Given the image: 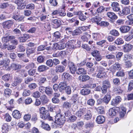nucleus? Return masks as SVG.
I'll return each mask as SVG.
<instances>
[{"label": "nucleus", "instance_id": "nucleus-1", "mask_svg": "<svg viewBox=\"0 0 133 133\" xmlns=\"http://www.w3.org/2000/svg\"><path fill=\"white\" fill-rule=\"evenodd\" d=\"M40 117L43 119H48L49 121H53L52 117L50 116L49 111L45 110V108L42 107L40 108Z\"/></svg>", "mask_w": 133, "mask_h": 133}, {"label": "nucleus", "instance_id": "nucleus-2", "mask_svg": "<svg viewBox=\"0 0 133 133\" xmlns=\"http://www.w3.org/2000/svg\"><path fill=\"white\" fill-rule=\"evenodd\" d=\"M55 119L56 123L59 126L63 125L66 121L65 116L61 114L60 113L56 115Z\"/></svg>", "mask_w": 133, "mask_h": 133}, {"label": "nucleus", "instance_id": "nucleus-3", "mask_svg": "<svg viewBox=\"0 0 133 133\" xmlns=\"http://www.w3.org/2000/svg\"><path fill=\"white\" fill-rule=\"evenodd\" d=\"M98 73L96 77L98 78H102L105 77L106 73L105 72V69L103 67H99L97 70Z\"/></svg>", "mask_w": 133, "mask_h": 133}, {"label": "nucleus", "instance_id": "nucleus-4", "mask_svg": "<svg viewBox=\"0 0 133 133\" xmlns=\"http://www.w3.org/2000/svg\"><path fill=\"white\" fill-rule=\"evenodd\" d=\"M51 24L53 28L57 29L60 27L62 25V23L61 20L58 19H52L51 20Z\"/></svg>", "mask_w": 133, "mask_h": 133}, {"label": "nucleus", "instance_id": "nucleus-5", "mask_svg": "<svg viewBox=\"0 0 133 133\" xmlns=\"http://www.w3.org/2000/svg\"><path fill=\"white\" fill-rule=\"evenodd\" d=\"M15 36H9L8 34H5L4 35L2 38V42L4 43H9L8 42L10 40L15 39Z\"/></svg>", "mask_w": 133, "mask_h": 133}, {"label": "nucleus", "instance_id": "nucleus-6", "mask_svg": "<svg viewBox=\"0 0 133 133\" xmlns=\"http://www.w3.org/2000/svg\"><path fill=\"white\" fill-rule=\"evenodd\" d=\"M119 108L115 107L110 109L109 110L108 114L110 116H115L119 112Z\"/></svg>", "mask_w": 133, "mask_h": 133}, {"label": "nucleus", "instance_id": "nucleus-7", "mask_svg": "<svg viewBox=\"0 0 133 133\" xmlns=\"http://www.w3.org/2000/svg\"><path fill=\"white\" fill-rule=\"evenodd\" d=\"M87 109L83 108H80L75 113V115L79 118H81L82 116L86 113Z\"/></svg>", "mask_w": 133, "mask_h": 133}, {"label": "nucleus", "instance_id": "nucleus-8", "mask_svg": "<svg viewBox=\"0 0 133 133\" xmlns=\"http://www.w3.org/2000/svg\"><path fill=\"white\" fill-rule=\"evenodd\" d=\"M59 90V91L63 93L67 86V84L65 81H63L60 82L58 85Z\"/></svg>", "mask_w": 133, "mask_h": 133}, {"label": "nucleus", "instance_id": "nucleus-9", "mask_svg": "<svg viewBox=\"0 0 133 133\" xmlns=\"http://www.w3.org/2000/svg\"><path fill=\"white\" fill-rule=\"evenodd\" d=\"M23 79L20 77L15 76L14 77V81L12 83V85L13 87L17 86L21 83Z\"/></svg>", "mask_w": 133, "mask_h": 133}, {"label": "nucleus", "instance_id": "nucleus-10", "mask_svg": "<svg viewBox=\"0 0 133 133\" xmlns=\"http://www.w3.org/2000/svg\"><path fill=\"white\" fill-rule=\"evenodd\" d=\"M24 16L19 14H15L12 17L13 19L18 22H23L24 21Z\"/></svg>", "mask_w": 133, "mask_h": 133}, {"label": "nucleus", "instance_id": "nucleus-11", "mask_svg": "<svg viewBox=\"0 0 133 133\" xmlns=\"http://www.w3.org/2000/svg\"><path fill=\"white\" fill-rule=\"evenodd\" d=\"M68 47L69 49H73L77 48L76 46V40H71L67 43Z\"/></svg>", "mask_w": 133, "mask_h": 133}, {"label": "nucleus", "instance_id": "nucleus-12", "mask_svg": "<svg viewBox=\"0 0 133 133\" xmlns=\"http://www.w3.org/2000/svg\"><path fill=\"white\" fill-rule=\"evenodd\" d=\"M68 67L69 69L70 72L71 73L73 74H75L76 72V71L77 68L73 63L71 62L70 65H69Z\"/></svg>", "mask_w": 133, "mask_h": 133}, {"label": "nucleus", "instance_id": "nucleus-13", "mask_svg": "<svg viewBox=\"0 0 133 133\" xmlns=\"http://www.w3.org/2000/svg\"><path fill=\"white\" fill-rule=\"evenodd\" d=\"M121 97L119 96H117L113 99L111 101V104L113 106H116L121 101Z\"/></svg>", "mask_w": 133, "mask_h": 133}, {"label": "nucleus", "instance_id": "nucleus-14", "mask_svg": "<svg viewBox=\"0 0 133 133\" xmlns=\"http://www.w3.org/2000/svg\"><path fill=\"white\" fill-rule=\"evenodd\" d=\"M90 78V76L88 75L84 74L79 76L78 77V79L80 81L84 82L89 80Z\"/></svg>", "mask_w": 133, "mask_h": 133}, {"label": "nucleus", "instance_id": "nucleus-15", "mask_svg": "<svg viewBox=\"0 0 133 133\" xmlns=\"http://www.w3.org/2000/svg\"><path fill=\"white\" fill-rule=\"evenodd\" d=\"M41 104L43 105L47 104L49 101V100L45 95L41 96L40 98Z\"/></svg>", "mask_w": 133, "mask_h": 133}, {"label": "nucleus", "instance_id": "nucleus-16", "mask_svg": "<svg viewBox=\"0 0 133 133\" xmlns=\"http://www.w3.org/2000/svg\"><path fill=\"white\" fill-rule=\"evenodd\" d=\"M111 6L112 9L114 11H118L120 10L119 4L117 2H112Z\"/></svg>", "mask_w": 133, "mask_h": 133}, {"label": "nucleus", "instance_id": "nucleus-17", "mask_svg": "<svg viewBox=\"0 0 133 133\" xmlns=\"http://www.w3.org/2000/svg\"><path fill=\"white\" fill-rule=\"evenodd\" d=\"M51 47L50 46L47 47L46 45H40L38 47L37 51H42L45 50L47 51H49L51 50Z\"/></svg>", "mask_w": 133, "mask_h": 133}, {"label": "nucleus", "instance_id": "nucleus-18", "mask_svg": "<svg viewBox=\"0 0 133 133\" xmlns=\"http://www.w3.org/2000/svg\"><path fill=\"white\" fill-rule=\"evenodd\" d=\"M111 98V96L109 93H107L103 98V102L106 104H108Z\"/></svg>", "mask_w": 133, "mask_h": 133}, {"label": "nucleus", "instance_id": "nucleus-19", "mask_svg": "<svg viewBox=\"0 0 133 133\" xmlns=\"http://www.w3.org/2000/svg\"><path fill=\"white\" fill-rule=\"evenodd\" d=\"M105 118L104 116L101 115L98 116L96 119V122L98 124L103 123L105 121Z\"/></svg>", "mask_w": 133, "mask_h": 133}, {"label": "nucleus", "instance_id": "nucleus-20", "mask_svg": "<svg viewBox=\"0 0 133 133\" xmlns=\"http://www.w3.org/2000/svg\"><path fill=\"white\" fill-rule=\"evenodd\" d=\"M65 69V67L62 65H59L56 66L55 71L56 73H61L64 71Z\"/></svg>", "mask_w": 133, "mask_h": 133}, {"label": "nucleus", "instance_id": "nucleus-21", "mask_svg": "<svg viewBox=\"0 0 133 133\" xmlns=\"http://www.w3.org/2000/svg\"><path fill=\"white\" fill-rule=\"evenodd\" d=\"M130 29V27L128 26H123L119 28V30L122 33H126L128 32Z\"/></svg>", "mask_w": 133, "mask_h": 133}, {"label": "nucleus", "instance_id": "nucleus-22", "mask_svg": "<svg viewBox=\"0 0 133 133\" xmlns=\"http://www.w3.org/2000/svg\"><path fill=\"white\" fill-rule=\"evenodd\" d=\"M13 117L17 119L20 118L21 117V114L17 110H14L12 112Z\"/></svg>", "mask_w": 133, "mask_h": 133}, {"label": "nucleus", "instance_id": "nucleus-23", "mask_svg": "<svg viewBox=\"0 0 133 133\" xmlns=\"http://www.w3.org/2000/svg\"><path fill=\"white\" fill-rule=\"evenodd\" d=\"M72 77L70 74L68 72H64L62 75V78L64 81L69 80Z\"/></svg>", "mask_w": 133, "mask_h": 133}, {"label": "nucleus", "instance_id": "nucleus-24", "mask_svg": "<svg viewBox=\"0 0 133 133\" xmlns=\"http://www.w3.org/2000/svg\"><path fill=\"white\" fill-rule=\"evenodd\" d=\"M49 68L45 65H42L39 66L38 68V71L40 72H42L48 69Z\"/></svg>", "mask_w": 133, "mask_h": 133}, {"label": "nucleus", "instance_id": "nucleus-25", "mask_svg": "<svg viewBox=\"0 0 133 133\" xmlns=\"http://www.w3.org/2000/svg\"><path fill=\"white\" fill-rule=\"evenodd\" d=\"M53 38L55 39V41H57L61 39V34L60 32L57 31L54 33L53 34Z\"/></svg>", "mask_w": 133, "mask_h": 133}, {"label": "nucleus", "instance_id": "nucleus-26", "mask_svg": "<svg viewBox=\"0 0 133 133\" xmlns=\"http://www.w3.org/2000/svg\"><path fill=\"white\" fill-rule=\"evenodd\" d=\"M3 46V48L5 49L7 48L8 50H13L16 48V46L14 45H10L9 43H4Z\"/></svg>", "mask_w": 133, "mask_h": 133}, {"label": "nucleus", "instance_id": "nucleus-27", "mask_svg": "<svg viewBox=\"0 0 133 133\" xmlns=\"http://www.w3.org/2000/svg\"><path fill=\"white\" fill-rule=\"evenodd\" d=\"M132 48V45L128 44L123 46V50L125 52H128L130 51Z\"/></svg>", "mask_w": 133, "mask_h": 133}, {"label": "nucleus", "instance_id": "nucleus-28", "mask_svg": "<svg viewBox=\"0 0 133 133\" xmlns=\"http://www.w3.org/2000/svg\"><path fill=\"white\" fill-rule=\"evenodd\" d=\"M91 90L87 88H85L81 90L80 93L83 95H87L90 93Z\"/></svg>", "mask_w": 133, "mask_h": 133}, {"label": "nucleus", "instance_id": "nucleus-29", "mask_svg": "<svg viewBox=\"0 0 133 133\" xmlns=\"http://www.w3.org/2000/svg\"><path fill=\"white\" fill-rule=\"evenodd\" d=\"M107 15L112 19H117V16L113 12H108Z\"/></svg>", "mask_w": 133, "mask_h": 133}, {"label": "nucleus", "instance_id": "nucleus-30", "mask_svg": "<svg viewBox=\"0 0 133 133\" xmlns=\"http://www.w3.org/2000/svg\"><path fill=\"white\" fill-rule=\"evenodd\" d=\"M22 66L20 64L16 63H12L11 65V67L13 70H16L21 68Z\"/></svg>", "mask_w": 133, "mask_h": 133}, {"label": "nucleus", "instance_id": "nucleus-31", "mask_svg": "<svg viewBox=\"0 0 133 133\" xmlns=\"http://www.w3.org/2000/svg\"><path fill=\"white\" fill-rule=\"evenodd\" d=\"M14 23V22L13 21L9 20L4 23V26L5 28L9 29L13 25Z\"/></svg>", "mask_w": 133, "mask_h": 133}, {"label": "nucleus", "instance_id": "nucleus-32", "mask_svg": "<svg viewBox=\"0 0 133 133\" xmlns=\"http://www.w3.org/2000/svg\"><path fill=\"white\" fill-rule=\"evenodd\" d=\"M86 113L84 116V119L88 120L90 119L92 116L91 111L89 110H88L87 109V112Z\"/></svg>", "mask_w": 133, "mask_h": 133}, {"label": "nucleus", "instance_id": "nucleus-33", "mask_svg": "<svg viewBox=\"0 0 133 133\" xmlns=\"http://www.w3.org/2000/svg\"><path fill=\"white\" fill-rule=\"evenodd\" d=\"M126 111L125 108L123 107L121 108V111L119 112L120 119L124 118L126 113Z\"/></svg>", "mask_w": 133, "mask_h": 133}, {"label": "nucleus", "instance_id": "nucleus-34", "mask_svg": "<svg viewBox=\"0 0 133 133\" xmlns=\"http://www.w3.org/2000/svg\"><path fill=\"white\" fill-rule=\"evenodd\" d=\"M19 73V76L22 77H25L27 76V74L25 72V70L21 69L16 71Z\"/></svg>", "mask_w": 133, "mask_h": 133}, {"label": "nucleus", "instance_id": "nucleus-35", "mask_svg": "<svg viewBox=\"0 0 133 133\" xmlns=\"http://www.w3.org/2000/svg\"><path fill=\"white\" fill-rule=\"evenodd\" d=\"M41 127L43 129L47 131H49L51 129L50 126L48 124L43 122H42Z\"/></svg>", "mask_w": 133, "mask_h": 133}, {"label": "nucleus", "instance_id": "nucleus-36", "mask_svg": "<svg viewBox=\"0 0 133 133\" xmlns=\"http://www.w3.org/2000/svg\"><path fill=\"white\" fill-rule=\"evenodd\" d=\"M71 62L70 61L67 60L65 59H64L62 60L61 62V63L65 67L67 66L68 67L69 65H70V63Z\"/></svg>", "mask_w": 133, "mask_h": 133}, {"label": "nucleus", "instance_id": "nucleus-37", "mask_svg": "<svg viewBox=\"0 0 133 133\" xmlns=\"http://www.w3.org/2000/svg\"><path fill=\"white\" fill-rule=\"evenodd\" d=\"M102 19V18L101 17L96 16L92 18L91 20L92 22H96L97 25H98L99 23L101 21V20Z\"/></svg>", "mask_w": 133, "mask_h": 133}, {"label": "nucleus", "instance_id": "nucleus-38", "mask_svg": "<svg viewBox=\"0 0 133 133\" xmlns=\"http://www.w3.org/2000/svg\"><path fill=\"white\" fill-rule=\"evenodd\" d=\"M87 72L83 68H79L77 70L76 73L78 75L81 74H85Z\"/></svg>", "mask_w": 133, "mask_h": 133}, {"label": "nucleus", "instance_id": "nucleus-39", "mask_svg": "<svg viewBox=\"0 0 133 133\" xmlns=\"http://www.w3.org/2000/svg\"><path fill=\"white\" fill-rule=\"evenodd\" d=\"M35 47L31 48H28L26 50V53L27 56L28 57H29L30 55L32 53L35 52Z\"/></svg>", "mask_w": 133, "mask_h": 133}, {"label": "nucleus", "instance_id": "nucleus-40", "mask_svg": "<svg viewBox=\"0 0 133 133\" xmlns=\"http://www.w3.org/2000/svg\"><path fill=\"white\" fill-rule=\"evenodd\" d=\"M45 92V93L48 96L51 95L53 93L52 89L49 87H46Z\"/></svg>", "mask_w": 133, "mask_h": 133}, {"label": "nucleus", "instance_id": "nucleus-41", "mask_svg": "<svg viewBox=\"0 0 133 133\" xmlns=\"http://www.w3.org/2000/svg\"><path fill=\"white\" fill-rule=\"evenodd\" d=\"M108 8H105L103 6H102L98 8L97 10V11L98 13L103 12L105 11L108 10Z\"/></svg>", "mask_w": 133, "mask_h": 133}, {"label": "nucleus", "instance_id": "nucleus-42", "mask_svg": "<svg viewBox=\"0 0 133 133\" xmlns=\"http://www.w3.org/2000/svg\"><path fill=\"white\" fill-rule=\"evenodd\" d=\"M78 14L79 15L78 17L79 19L82 21H85L87 18V17L84 15L81 12H78Z\"/></svg>", "mask_w": 133, "mask_h": 133}, {"label": "nucleus", "instance_id": "nucleus-43", "mask_svg": "<svg viewBox=\"0 0 133 133\" xmlns=\"http://www.w3.org/2000/svg\"><path fill=\"white\" fill-rule=\"evenodd\" d=\"M110 33L111 35L116 37H117L119 35V33L118 31L115 29H112L111 30Z\"/></svg>", "mask_w": 133, "mask_h": 133}, {"label": "nucleus", "instance_id": "nucleus-44", "mask_svg": "<svg viewBox=\"0 0 133 133\" xmlns=\"http://www.w3.org/2000/svg\"><path fill=\"white\" fill-rule=\"evenodd\" d=\"M82 32L81 30L79 28L75 29L72 32V35L73 36L80 35Z\"/></svg>", "mask_w": 133, "mask_h": 133}, {"label": "nucleus", "instance_id": "nucleus-45", "mask_svg": "<svg viewBox=\"0 0 133 133\" xmlns=\"http://www.w3.org/2000/svg\"><path fill=\"white\" fill-rule=\"evenodd\" d=\"M94 126V124L92 122H89L85 124V127L87 129H90L93 128Z\"/></svg>", "mask_w": 133, "mask_h": 133}, {"label": "nucleus", "instance_id": "nucleus-46", "mask_svg": "<svg viewBox=\"0 0 133 133\" xmlns=\"http://www.w3.org/2000/svg\"><path fill=\"white\" fill-rule=\"evenodd\" d=\"M78 94L77 93L74 94H73L71 97V99L74 101V102L75 103L76 102L78 99Z\"/></svg>", "mask_w": 133, "mask_h": 133}, {"label": "nucleus", "instance_id": "nucleus-47", "mask_svg": "<svg viewBox=\"0 0 133 133\" xmlns=\"http://www.w3.org/2000/svg\"><path fill=\"white\" fill-rule=\"evenodd\" d=\"M45 59V57L44 56L41 55L37 57V61L39 63H43L44 62Z\"/></svg>", "mask_w": 133, "mask_h": 133}, {"label": "nucleus", "instance_id": "nucleus-48", "mask_svg": "<svg viewBox=\"0 0 133 133\" xmlns=\"http://www.w3.org/2000/svg\"><path fill=\"white\" fill-rule=\"evenodd\" d=\"M46 65L50 67H52L54 66L53 63L52 59H49L47 60L46 62Z\"/></svg>", "mask_w": 133, "mask_h": 133}, {"label": "nucleus", "instance_id": "nucleus-49", "mask_svg": "<svg viewBox=\"0 0 133 133\" xmlns=\"http://www.w3.org/2000/svg\"><path fill=\"white\" fill-rule=\"evenodd\" d=\"M113 68L115 70H119L121 68V64L118 62H116L113 65Z\"/></svg>", "mask_w": 133, "mask_h": 133}, {"label": "nucleus", "instance_id": "nucleus-50", "mask_svg": "<svg viewBox=\"0 0 133 133\" xmlns=\"http://www.w3.org/2000/svg\"><path fill=\"white\" fill-rule=\"evenodd\" d=\"M26 8L31 11L34 9L35 5L33 3L29 4L26 5Z\"/></svg>", "mask_w": 133, "mask_h": 133}, {"label": "nucleus", "instance_id": "nucleus-51", "mask_svg": "<svg viewBox=\"0 0 133 133\" xmlns=\"http://www.w3.org/2000/svg\"><path fill=\"white\" fill-rule=\"evenodd\" d=\"M98 114H103L104 113V109L103 107H99L96 109Z\"/></svg>", "mask_w": 133, "mask_h": 133}, {"label": "nucleus", "instance_id": "nucleus-52", "mask_svg": "<svg viewBox=\"0 0 133 133\" xmlns=\"http://www.w3.org/2000/svg\"><path fill=\"white\" fill-rule=\"evenodd\" d=\"M103 85L104 86L109 88L111 87V84L109 80H106L103 81Z\"/></svg>", "mask_w": 133, "mask_h": 133}, {"label": "nucleus", "instance_id": "nucleus-53", "mask_svg": "<svg viewBox=\"0 0 133 133\" xmlns=\"http://www.w3.org/2000/svg\"><path fill=\"white\" fill-rule=\"evenodd\" d=\"M25 50V46L21 45H18L17 49V51L20 52H23Z\"/></svg>", "mask_w": 133, "mask_h": 133}, {"label": "nucleus", "instance_id": "nucleus-54", "mask_svg": "<svg viewBox=\"0 0 133 133\" xmlns=\"http://www.w3.org/2000/svg\"><path fill=\"white\" fill-rule=\"evenodd\" d=\"M109 25V23L106 21H101L98 25L101 26L106 27L108 26Z\"/></svg>", "mask_w": 133, "mask_h": 133}, {"label": "nucleus", "instance_id": "nucleus-55", "mask_svg": "<svg viewBox=\"0 0 133 133\" xmlns=\"http://www.w3.org/2000/svg\"><path fill=\"white\" fill-rule=\"evenodd\" d=\"M36 67L35 64L32 62L30 63L26 66V69H32L33 68Z\"/></svg>", "mask_w": 133, "mask_h": 133}, {"label": "nucleus", "instance_id": "nucleus-56", "mask_svg": "<svg viewBox=\"0 0 133 133\" xmlns=\"http://www.w3.org/2000/svg\"><path fill=\"white\" fill-rule=\"evenodd\" d=\"M115 43L118 45H121L123 43L124 41L121 38H118L115 42Z\"/></svg>", "mask_w": 133, "mask_h": 133}, {"label": "nucleus", "instance_id": "nucleus-57", "mask_svg": "<svg viewBox=\"0 0 133 133\" xmlns=\"http://www.w3.org/2000/svg\"><path fill=\"white\" fill-rule=\"evenodd\" d=\"M125 15H127L130 13V10L129 8L125 7L123 8Z\"/></svg>", "mask_w": 133, "mask_h": 133}, {"label": "nucleus", "instance_id": "nucleus-58", "mask_svg": "<svg viewBox=\"0 0 133 133\" xmlns=\"http://www.w3.org/2000/svg\"><path fill=\"white\" fill-rule=\"evenodd\" d=\"M124 73L123 70H120L117 72L116 74V76L118 77H122L124 76Z\"/></svg>", "mask_w": 133, "mask_h": 133}, {"label": "nucleus", "instance_id": "nucleus-59", "mask_svg": "<svg viewBox=\"0 0 133 133\" xmlns=\"http://www.w3.org/2000/svg\"><path fill=\"white\" fill-rule=\"evenodd\" d=\"M127 17L129 20V25H131L133 24V14H131L127 16Z\"/></svg>", "mask_w": 133, "mask_h": 133}, {"label": "nucleus", "instance_id": "nucleus-60", "mask_svg": "<svg viewBox=\"0 0 133 133\" xmlns=\"http://www.w3.org/2000/svg\"><path fill=\"white\" fill-rule=\"evenodd\" d=\"M18 5V9L22 10L24 9L25 8V7H26V5L25 3L24 2H22L19 5Z\"/></svg>", "mask_w": 133, "mask_h": 133}, {"label": "nucleus", "instance_id": "nucleus-61", "mask_svg": "<svg viewBox=\"0 0 133 133\" xmlns=\"http://www.w3.org/2000/svg\"><path fill=\"white\" fill-rule=\"evenodd\" d=\"M36 70L34 69H30L28 71L29 75L31 76H33L36 72Z\"/></svg>", "mask_w": 133, "mask_h": 133}, {"label": "nucleus", "instance_id": "nucleus-62", "mask_svg": "<svg viewBox=\"0 0 133 133\" xmlns=\"http://www.w3.org/2000/svg\"><path fill=\"white\" fill-rule=\"evenodd\" d=\"M37 119V114L35 113H34L32 114V118L31 119V121L35 123Z\"/></svg>", "mask_w": 133, "mask_h": 133}, {"label": "nucleus", "instance_id": "nucleus-63", "mask_svg": "<svg viewBox=\"0 0 133 133\" xmlns=\"http://www.w3.org/2000/svg\"><path fill=\"white\" fill-rule=\"evenodd\" d=\"M10 77V74H6L2 77V79L5 81H8L9 80Z\"/></svg>", "mask_w": 133, "mask_h": 133}, {"label": "nucleus", "instance_id": "nucleus-64", "mask_svg": "<svg viewBox=\"0 0 133 133\" xmlns=\"http://www.w3.org/2000/svg\"><path fill=\"white\" fill-rule=\"evenodd\" d=\"M37 85L35 83H32L28 85V87L30 90H33L35 89Z\"/></svg>", "mask_w": 133, "mask_h": 133}]
</instances>
